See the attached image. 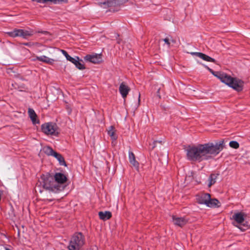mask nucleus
Instances as JSON below:
<instances>
[{"label":"nucleus","instance_id":"nucleus-20","mask_svg":"<svg viewBox=\"0 0 250 250\" xmlns=\"http://www.w3.org/2000/svg\"><path fill=\"white\" fill-rule=\"evenodd\" d=\"M43 151L47 155L52 156L56 152L51 147L48 146H44L43 148Z\"/></svg>","mask_w":250,"mask_h":250},{"label":"nucleus","instance_id":"nucleus-19","mask_svg":"<svg viewBox=\"0 0 250 250\" xmlns=\"http://www.w3.org/2000/svg\"><path fill=\"white\" fill-rule=\"evenodd\" d=\"M200 58L202 59H203L204 61H206L207 62H215L216 61L214 59L212 58L211 57L208 56L207 55L201 53V54H199Z\"/></svg>","mask_w":250,"mask_h":250},{"label":"nucleus","instance_id":"nucleus-15","mask_svg":"<svg viewBox=\"0 0 250 250\" xmlns=\"http://www.w3.org/2000/svg\"><path fill=\"white\" fill-rule=\"evenodd\" d=\"M29 116L33 124L39 123V121L37 120V115L34 109L29 108L28 110Z\"/></svg>","mask_w":250,"mask_h":250},{"label":"nucleus","instance_id":"nucleus-30","mask_svg":"<svg viewBox=\"0 0 250 250\" xmlns=\"http://www.w3.org/2000/svg\"><path fill=\"white\" fill-rule=\"evenodd\" d=\"M190 54L192 55H195L198 57L200 58V55L199 54H201V52H191Z\"/></svg>","mask_w":250,"mask_h":250},{"label":"nucleus","instance_id":"nucleus-1","mask_svg":"<svg viewBox=\"0 0 250 250\" xmlns=\"http://www.w3.org/2000/svg\"><path fill=\"white\" fill-rule=\"evenodd\" d=\"M224 141L222 140L215 144L208 143L198 144L196 146H188L186 149L188 160L201 162L211 158L212 155H216L223 149Z\"/></svg>","mask_w":250,"mask_h":250},{"label":"nucleus","instance_id":"nucleus-4","mask_svg":"<svg viewBox=\"0 0 250 250\" xmlns=\"http://www.w3.org/2000/svg\"><path fill=\"white\" fill-rule=\"evenodd\" d=\"M85 243V237L82 232H75L71 237L67 247L68 250H81Z\"/></svg>","mask_w":250,"mask_h":250},{"label":"nucleus","instance_id":"nucleus-24","mask_svg":"<svg viewBox=\"0 0 250 250\" xmlns=\"http://www.w3.org/2000/svg\"><path fill=\"white\" fill-rule=\"evenodd\" d=\"M229 146H230V147H232V148H235V149H236V148H238L239 146V143L236 142V141H231L229 142Z\"/></svg>","mask_w":250,"mask_h":250},{"label":"nucleus","instance_id":"nucleus-22","mask_svg":"<svg viewBox=\"0 0 250 250\" xmlns=\"http://www.w3.org/2000/svg\"><path fill=\"white\" fill-rule=\"evenodd\" d=\"M108 135L111 137L112 140H116L117 139V137L115 135L113 126H110V129L108 130Z\"/></svg>","mask_w":250,"mask_h":250},{"label":"nucleus","instance_id":"nucleus-2","mask_svg":"<svg viewBox=\"0 0 250 250\" xmlns=\"http://www.w3.org/2000/svg\"><path fill=\"white\" fill-rule=\"evenodd\" d=\"M67 177L62 173L57 172L54 177L49 174H42L35 188L36 191L42 193L43 190L57 193L63 190V184L66 182Z\"/></svg>","mask_w":250,"mask_h":250},{"label":"nucleus","instance_id":"nucleus-14","mask_svg":"<svg viewBox=\"0 0 250 250\" xmlns=\"http://www.w3.org/2000/svg\"><path fill=\"white\" fill-rule=\"evenodd\" d=\"M128 157L129 162L135 167L137 170L139 169V164L136 160L135 155L132 152L129 151L128 152Z\"/></svg>","mask_w":250,"mask_h":250},{"label":"nucleus","instance_id":"nucleus-13","mask_svg":"<svg viewBox=\"0 0 250 250\" xmlns=\"http://www.w3.org/2000/svg\"><path fill=\"white\" fill-rule=\"evenodd\" d=\"M34 61H38L50 64H52L54 62V59L50 58L44 55L36 56Z\"/></svg>","mask_w":250,"mask_h":250},{"label":"nucleus","instance_id":"nucleus-25","mask_svg":"<svg viewBox=\"0 0 250 250\" xmlns=\"http://www.w3.org/2000/svg\"><path fill=\"white\" fill-rule=\"evenodd\" d=\"M67 61H70L72 63H73L74 64L76 63L77 61L79 60V58L78 57L76 56L75 58L72 57L69 55V56L68 57V58L66 59Z\"/></svg>","mask_w":250,"mask_h":250},{"label":"nucleus","instance_id":"nucleus-31","mask_svg":"<svg viewBox=\"0 0 250 250\" xmlns=\"http://www.w3.org/2000/svg\"><path fill=\"white\" fill-rule=\"evenodd\" d=\"M209 71L215 77H216L217 73H220L219 72H215L212 69H210Z\"/></svg>","mask_w":250,"mask_h":250},{"label":"nucleus","instance_id":"nucleus-9","mask_svg":"<svg viewBox=\"0 0 250 250\" xmlns=\"http://www.w3.org/2000/svg\"><path fill=\"white\" fill-rule=\"evenodd\" d=\"M125 0H107L103 3H101L102 6L104 8L115 7L125 2Z\"/></svg>","mask_w":250,"mask_h":250},{"label":"nucleus","instance_id":"nucleus-18","mask_svg":"<svg viewBox=\"0 0 250 250\" xmlns=\"http://www.w3.org/2000/svg\"><path fill=\"white\" fill-rule=\"evenodd\" d=\"M53 156L58 161L59 164L61 166H63L65 167L66 166V164L64 159V158L61 154L55 152Z\"/></svg>","mask_w":250,"mask_h":250},{"label":"nucleus","instance_id":"nucleus-5","mask_svg":"<svg viewBox=\"0 0 250 250\" xmlns=\"http://www.w3.org/2000/svg\"><path fill=\"white\" fill-rule=\"evenodd\" d=\"M41 130L45 135L48 136H58L59 134V127L56 123L48 122L41 125Z\"/></svg>","mask_w":250,"mask_h":250},{"label":"nucleus","instance_id":"nucleus-10","mask_svg":"<svg viewBox=\"0 0 250 250\" xmlns=\"http://www.w3.org/2000/svg\"><path fill=\"white\" fill-rule=\"evenodd\" d=\"M210 194L207 193H203L196 196V200L198 204L207 206L208 202L210 199Z\"/></svg>","mask_w":250,"mask_h":250},{"label":"nucleus","instance_id":"nucleus-8","mask_svg":"<svg viewBox=\"0 0 250 250\" xmlns=\"http://www.w3.org/2000/svg\"><path fill=\"white\" fill-rule=\"evenodd\" d=\"M84 60L94 63H98L101 62L102 58L100 54H95L86 55L84 58Z\"/></svg>","mask_w":250,"mask_h":250},{"label":"nucleus","instance_id":"nucleus-29","mask_svg":"<svg viewBox=\"0 0 250 250\" xmlns=\"http://www.w3.org/2000/svg\"><path fill=\"white\" fill-rule=\"evenodd\" d=\"M163 41L168 46L170 45V43L169 42V39L168 38L164 39Z\"/></svg>","mask_w":250,"mask_h":250},{"label":"nucleus","instance_id":"nucleus-6","mask_svg":"<svg viewBox=\"0 0 250 250\" xmlns=\"http://www.w3.org/2000/svg\"><path fill=\"white\" fill-rule=\"evenodd\" d=\"M34 33V31L32 29L28 30L15 29L12 31L7 32L8 35L11 37H21L24 39L32 36Z\"/></svg>","mask_w":250,"mask_h":250},{"label":"nucleus","instance_id":"nucleus-27","mask_svg":"<svg viewBox=\"0 0 250 250\" xmlns=\"http://www.w3.org/2000/svg\"><path fill=\"white\" fill-rule=\"evenodd\" d=\"M33 0L36 1L38 3H45L47 2H49V0Z\"/></svg>","mask_w":250,"mask_h":250},{"label":"nucleus","instance_id":"nucleus-35","mask_svg":"<svg viewBox=\"0 0 250 250\" xmlns=\"http://www.w3.org/2000/svg\"><path fill=\"white\" fill-rule=\"evenodd\" d=\"M28 44H29V43H24V45H28Z\"/></svg>","mask_w":250,"mask_h":250},{"label":"nucleus","instance_id":"nucleus-23","mask_svg":"<svg viewBox=\"0 0 250 250\" xmlns=\"http://www.w3.org/2000/svg\"><path fill=\"white\" fill-rule=\"evenodd\" d=\"M75 66L80 70H83L85 68L84 64H83V61L78 60L76 63L75 64Z\"/></svg>","mask_w":250,"mask_h":250},{"label":"nucleus","instance_id":"nucleus-32","mask_svg":"<svg viewBox=\"0 0 250 250\" xmlns=\"http://www.w3.org/2000/svg\"><path fill=\"white\" fill-rule=\"evenodd\" d=\"M38 33H41L45 34L46 33V31H39L38 32Z\"/></svg>","mask_w":250,"mask_h":250},{"label":"nucleus","instance_id":"nucleus-33","mask_svg":"<svg viewBox=\"0 0 250 250\" xmlns=\"http://www.w3.org/2000/svg\"><path fill=\"white\" fill-rule=\"evenodd\" d=\"M204 67L207 68L208 71H209L210 70L211 68H210L209 67H208L207 65H204Z\"/></svg>","mask_w":250,"mask_h":250},{"label":"nucleus","instance_id":"nucleus-3","mask_svg":"<svg viewBox=\"0 0 250 250\" xmlns=\"http://www.w3.org/2000/svg\"><path fill=\"white\" fill-rule=\"evenodd\" d=\"M216 77L222 83L239 92L243 90L244 83L238 79L231 77L225 73H217Z\"/></svg>","mask_w":250,"mask_h":250},{"label":"nucleus","instance_id":"nucleus-34","mask_svg":"<svg viewBox=\"0 0 250 250\" xmlns=\"http://www.w3.org/2000/svg\"><path fill=\"white\" fill-rule=\"evenodd\" d=\"M140 95L139 94V96H138V102L139 103L140 102Z\"/></svg>","mask_w":250,"mask_h":250},{"label":"nucleus","instance_id":"nucleus-12","mask_svg":"<svg viewBox=\"0 0 250 250\" xmlns=\"http://www.w3.org/2000/svg\"><path fill=\"white\" fill-rule=\"evenodd\" d=\"M119 90L122 97L125 99L130 89L127 85L122 83L120 85Z\"/></svg>","mask_w":250,"mask_h":250},{"label":"nucleus","instance_id":"nucleus-11","mask_svg":"<svg viewBox=\"0 0 250 250\" xmlns=\"http://www.w3.org/2000/svg\"><path fill=\"white\" fill-rule=\"evenodd\" d=\"M172 222L175 225L182 227L185 225L188 222V219L185 217H177L173 215L172 217Z\"/></svg>","mask_w":250,"mask_h":250},{"label":"nucleus","instance_id":"nucleus-16","mask_svg":"<svg viewBox=\"0 0 250 250\" xmlns=\"http://www.w3.org/2000/svg\"><path fill=\"white\" fill-rule=\"evenodd\" d=\"M98 214L100 219L104 221L109 219L112 216L111 213L109 211H100Z\"/></svg>","mask_w":250,"mask_h":250},{"label":"nucleus","instance_id":"nucleus-17","mask_svg":"<svg viewBox=\"0 0 250 250\" xmlns=\"http://www.w3.org/2000/svg\"><path fill=\"white\" fill-rule=\"evenodd\" d=\"M207 206L209 208H217L220 206L219 201L216 199H210L208 202Z\"/></svg>","mask_w":250,"mask_h":250},{"label":"nucleus","instance_id":"nucleus-28","mask_svg":"<svg viewBox=\"0 0 250 250\" xmlns=\"http://www.w3.org/2000/svg\"><path fill=\"white\" fill-rule=\"evenodd\" d=\"M61 51L62 52V54L65 57L66 59H67L68 57L69 56L67 52L64 50H61Z\"/></svg>","mask_w":250,"mask_h":250},{"label":"nucleus","instance_id":"nucleus-26","mask_svg":"<svg viewBox=\"0 0 250 250\" xmlns=\"http://www.w3.org/2000/svg\"><path fill=\"white\" fill-rule=\"evenodd\" d=\"M49 1L56 4L62 3H66L67 2V0H49Z\"/></svg>","mask_w":250,"mask_h":250},{"label":"nucleus","instance_id":"nucleus-7","mask_svg":"<svg viewBox=\"0 0 250 250\" xmlns=\"http://www.w3.org/2000/svg\"><path fill=\"white\" fill-rule=\"evenodd\" d=\"M232 219H233L235 221V223H233V225L238 227L239 229L242 230L241 228L235 224V223L237 224H242L244 222L245 220V214L244 213L242 212H238L235 213L232 216Z\"/></svg>","mask_w":250,"mask_h":250},{"label":"nucleus","instance_id":"nucleus-21","mask_svg":"<svg viewBox=\"0 0 250 250\" xmlns=\"http://www.w3.org/2000/svg\"><path fill=\"white\" fill-rule=\"evenodd\" d=\"M218 174H211L209 176L208 180L209 183L208 184V186L209 187H211L212 185L214 184L216 182V178L218 176Z\"/></svg>","mask_w":250,"mask_h":250}]
</instances>
